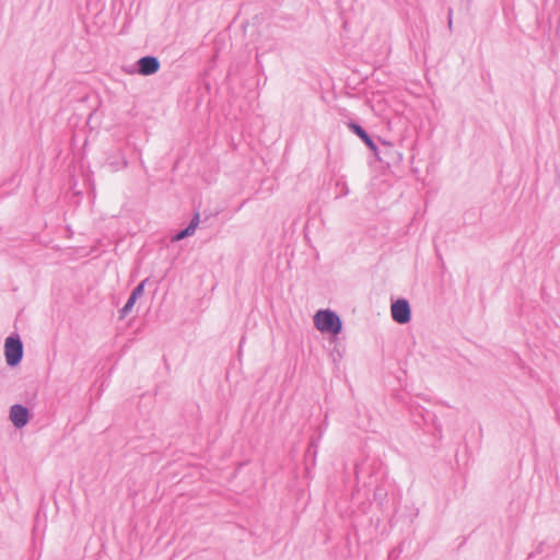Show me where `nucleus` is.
<instances>
[{
  "instance_id": "f257e3e1",
  "label": "nucleus",
  "mask_w": 560,
  "mask_h": 560,
  "mask_svg": "<svg viewBox=\"0 0 560 560\" xmlns=\"http://www.w3.org/2000/svg\"><path fill=\"white\" fill-rule=\"evenodd\" d=\"M314 325L322 332L338 335L341 331V320L331 311H318L314 316Z\"/></svg>"
},
{
  "instance_id": "f03ea898",
  "label": "nucleus",
  "mask_w": 560,
  "mask_h": 560,
  "mask_svg": "<svg viewBox=\"0 0 560 560\" xmlns=\"http://www.w3.org/2000/svg\"><path fill=\"white\" fill-rule=\"evenodd\" d=\"M5 360L9 365H16L23 354L22 342L18 338L9 337L4 343Z\"/></svg>"
},
{
  "instance_id": "7ed1b4c3",
  "label": "nucleus",
  "mask_w": 560,
  "mask_h": 560,
  "mask_svg": "<svg viewBox=\"0 0 560 560\" xmlns=\"http://www.w3.org/2000/svg\"><path fill=\"white\" fill-rule=\"evenodd\" d=\"M392 316L394 320L405 324L410 319V307L407 301L398 300L392 305Z\"/></svg>"
},
{
  "instance_id": "20e7f679",
  "label": "nucleus",
  "mask_w": 560,
  "mask_h": 560,
  "mask_svg": "<svg viewBox=\"0 0 560 560\" xmlns=\"http://www.w3.org/2000/svg\"><path fill=\"white\" fill-rule=\"evenodd\" d=\"M10 419L15 427H24L28 421L27 409L20 405L12 406L10 410Z\"/></svg>"
},
{
  "instance_id": "39448f33",
  "label": "nucleus",
  "mask_w": 560,
  "mask_h": 560,
  "mask_svg": "<svg viewBox=\"0 0 560 560\" xmlns=\"http://www.w3.org/2000/svg\"><path fill=\"white\" fill-rule=\"evenodd\" d=\"M159 68L160 63L155 57H143L139 60V72L143 75L153 74Z\"/></svg>"
},
{
  "instance_id": "423d86ee",
  "label": "nucleus",
  "mask_w": 560,
  "mask_h": 560,
  "mask_svg": "<svg viewBox=\"0 0 560 560\" xmlns=\"http://www.w3.org/2000/svg\"><path fill=\"white\" fill-rule=\"evenodd\" d=\"M351 128L371 149H375V144L372 139L360 126L352 125Z\"/></svg>"
},
{
  "instance_id": "0eeeda50",
  "label": "nucleus",
  "mask_w": 560,
  "mask_h": 560,
  "mask_svg": "<svg viewBox=\"0 0 560 560\" xmlns=\"http://www.w3.org/2000/svg\"><path fill=\"white\" fill-rule=\"evenodd\" d=\"M195 232V224H189L188 228H186L185 230H183L180 233H178L176 236H175V241H179V240H183L184 237L188 236V235H191L192 233Z\"/></svg>"
},
{
  "instance_id": "6e6552de",
  "label": "nucleus",
  "mask_w": 560,
  "mask_h": 560,
  "mask_svg": "<svg viewBox=\"0 0 560 560\" xmlns=\"http://www.w3.org/2000/svg\"><path fill=\"white\" fill-rule=\"evenodd\" d=\"M143 290L144 283L142 282L132 291L130 296H135V300H137L143 293Z\"/></svg>"
},
{
  "instance_id": "1a4fd4ad",
  "label": "nucleus",
  "mask_w": 560,
  "mask_h": 560,
  "mask_svg": "<svg viewBox=\"0 0 560 560\" xmlns=\"http://www.w3.org/2000/svg\"><path fill=\"white\" fill-rule=\"evenodd\" d=\"M136 301L137 300H135V296H130L128 302L126 303V305L122 308V313H125V314L128 313L135 305Z\"/></svg>"
},
{
  "instance_id": "9d476101",
  "label": "nucleus",
  "mask_w": 560,
  "mask_h": 560,
  "mask_svg": "<svg viewBox=\"0 0 560 560\" xmlns=\"http://www.w3.org/2000/svg\"><path fill=\"white\" fill-rule=\"evenodd\" d=\"M198 222H199V214L197 213V214L194 217V219H192V221L190 222V224H195V229H196V228H197V225H198Z\"/></svg>"
}]
</instances>
